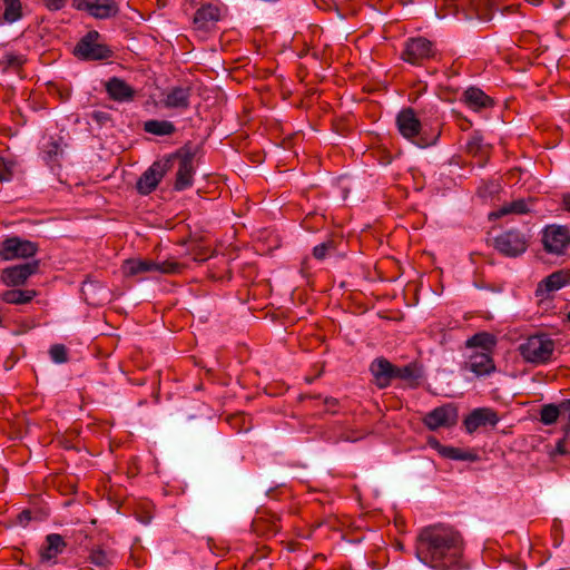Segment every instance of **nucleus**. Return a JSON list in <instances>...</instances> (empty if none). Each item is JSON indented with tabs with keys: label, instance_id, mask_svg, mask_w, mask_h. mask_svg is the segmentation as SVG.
Returning a JSON list of instances; mask_svg holds the SVG:
<instances>
[{
	"label": "nucleus",
	"instance_id": "nucleus-20",
	"mask_svg": "<svg viewBox=\"0 0 570 570\" xmlns=\"http://www.w3.org/2000/svg\"><path fill=\"white\" fill-rule=\"evenodd\" d=\"M106 91L115 101H131L135 97V89L117 77H112L106 82Z\"/></svg>",
	"mask_w": 570,
	"mask_h": 570
},
{
	"label": "nucleus",
	"instance_id": "nucleus-27",
	"mask_svg": "<svg viewBox=\"0 0 570 570\" xmlns=\"http://www.w3.org/2000/svg\"><path fill=\"white\" fill-rule=\"evenodd\" d=\"M144 130L155 136H170L176 131V127L169 120L153 119L144 124Z\"/></svg>",
	"mask_w": 570,
	"mask_h": 570
},
{
	"label": "nucleus",
	"instance_id": "nucleus-15",
	"mask_svg": "<svg viewBox=\"0 0 570 570\" xmlns=\"http://www.w3.org/2000/svg\"><path fill=\"white\" fill-rule=\"evenodd\" d=\"M498 423L499 416L497 412L489 407L473 410L463 421L464 428L469 434L474 433L482 426H495Z\"/></svg>",
	"mask_w": 570,
	"mask_h": 570
},
{
	"label": "nucleus",
	"instance_id": "nucleus-34",
	"mask_svg": "<svg viewBox=\"0 0 570 570\" xmlns=\"http://www.w3.org/2000/svg\"><path fill=\"white\" fill-rule=\"evenodd\" d=\"M4 4V12H3V19L7 22H16L22 17V7L20 0H14L10 2H6Z\"/></svg>",
	"mask_w": 570,
	"mask_h": 570
},
{
	"label": "nucleus",
	"instance_id": "nucleus-6",
	"mask_svg": "<svg viewBox=\"0 0 570 570\" xmlns=\"http://www.w3.org/2000/svg\"><path fill=\"white\" fill-rule=\"evenodd\" d=\"M196 153L187 146L170 155L171 163L178 159V169L176 173V179L174 184L175 190H184L193 185L194 180V158Z\"/></svg>",
	"mask_w": 570,
	"mask_h": 570
},
{
	"label": "nucleus",
	"instance_id": "nucleus-1",
	"mask_svg": "<svg viewBox=\"0 0 570 570\" xmlns=\"http://www.w3.org/2000/svg\"><path fill=\"white\" fill-rule=\"evenodd\" d=\"M416 554L435 570H463V540L452 527L434 524L421 530Z\"/></svg>",
	"mask_w": 570,
	"mask_h": 570
},
{
	"label": "nucleus",
	"instance_id": "nucleus-30",
	"mask_svg": "<svg viewBox=\"0 0 570 570\" xmlns=\"http://www.w3.org/2000/svg\"><path fill=\"white\" fill-rule=\"evenodd\" d=\"M561 414L566 415V413H563V410L561 407V403L559 405H556L552 403L546 404L541 407L540 421L544 425H551L558 421V419Z\"/></svg>",
	"mask_w": 570,
	"mask_h": 570
},
{
	"label": "nucleus",
	"instance_id": "nucleus-39",
	"mask_svg": "<svg viewBox=\"0 0 570 570\" xmlns=\"http://www.w3.org/2000/svg\"><path fill=\"white\" fill-rule=\"evenodd\" d=\"M24 63V59L22 56H17L13 53H7L0 59V67L2 70H8L9 68L19 69Z\"/></svg>",
	"mask_w": 570,
	"mask_h": 570
},
{
	"label": "nucleus",
	"instance_id": "nucleus-54",
	"mask_svg": "<svg viewBox=\"0 0 570 570\" xmlns=\"http://www.w3.org/2000/svg\"><path fill=\"white\" fill-rule=\"evenodd\" d=\"M403 549V544L397 541V540H394V550H402Z\"/></svg>",
	"mask_w": 570,
	"mask_h": 570
},
{
	"label": "nucleus",
	"instance_id": "nucleus-9",
	"mask_svg": "<svg viewBox=\"0 0 570 570\" xmlns=\"http://www.w3.org/2000/svg\"><path fill=\"white\" fill-rule=\"evenodd\" d=\"M494 248L508 257H517L528 248L525 236L514 229L501 233L494 238Z\"/></svg>",
	"mask_w": 570,
	"mask_h": 570
},
{
	"label": "nucleus",
	"instance_id": "nucleus-45",
	"mask_svg": "<svg viewBox=\"0 0 570 570\" xmlns=\"http://www.w3.org/2000/svg\"><path fill=\"white\" fill-rule=\"evenodd\" d=\"M91 118L100 125H104L106 121L110 120L109 115L104 111H94L91 114Z\"/></svg>",
	"mask_w": 570,
	"mask_h": 570
},
{
	"label": "nucleus",
	"instance_id": "nucleus-50",
	"mask_svg": "<svg viewBox=\"0 0 570 570\" xmlns=\"http://www.w3.org/2000/svg\"><path fill=\"white\" fill-rule=\"evenodd\" d=\"M207 257H208V250H205V252L199 250V252H196V253L194 254V259H195V261L203 262V261H206V259H207Z\"/></svg>",
	"mask_w": 570,
	"mask_h": 570
},
{
	"label": "nucleus",
	"instance_id": "nucleus-7",
	"mask_svg": "<svg viewBox=\"0 0 570 570\" xmlns=\"http://www.w3.org/2000/svg\"><path fill=\"white\" fill-rule=\"evenodd\" d=\"M542 244L547 253L564 255L570 249V230L562 225H548L542 230Z\"/></svg>",
	"mask_w": 570,
	"mask_h": 570
},
{
	"label": "nucleus",
	"instance_id": "nucleus-35",
	"mask_svg": "<svg viewBox=\"0 0 570 570\" xmlns=\"http://www.w3.org/2000/svg\"><path fill=\"white\" fill-rule=\"evenodd\" d=\"M61 154L62 149L57 141H50L43 148V158L50 166L58 165V156Z\"/></svg>",
	"mask_w": 570,
	"mask_h": 570
},
{
	"label": "nucleus",
	"instance_id": "nucleus-26",
	"mask_svg": "<svg viewBox=\"0 0 570 570\" xmlns=\"http://www.w3.org/2000/svg\"><path fill=\"white\" fill-rule=\"evenodd\" d=\"M569 282L570 273L558 271L546 277L539 286L540 288L544 287L547 292H554L566 286Z\"/></svg>",
	"mask_w": 570,
	"mask_h": 570
},
{
	"label": "nucleus",
	"instance_id": "nucleus-8",
	"mask_svg": "<svg viewBox=\"0 0 570 570\" xmlns=\"http://www.w3.org/2000/svg\"><path fill=\"white\" fill-rule=\"evenodd\" d=\"M37 252V243L17 236L8 237L0 244V257L3 261L30 258L35 256Z\"/></svg>",
	"mask_w": 570,
	"mask_h": 570
},
{
	"label": "nucleus",
	"instance_id": "nucleus-18",
	"mask_svg": "<svg viewBox=\"0 0 570 570\" xmlns=\"http://www.w3.org/2000/svg\"><path fill=\"white\" fill-rule=\"evenodd\" d=\"M461 101L471 110L479 112L494 106V100L478 87H469L464 90Z\"/></svg>",
	"mask_w": 570,
	"mask_h": 570
},
{
	"label": "nucleus",
	"instance_id": "nucleus-36",
	"mask_svg": "<svg viewBox=\"0 0 570 570\" xmlns=\"http://www.w3.org/2000/svg\"><path fill=\"white\" fill-rule=\"evenodd\" d=\"M17 161L14 159L0 157V183L10 181L13 177Z\"/></svg>",
	"mask_w": 570,
	"mask_h": 570
},
{
	"label": "nucleus",
	"instance_id": "nucleus-14",
	"mask_svg": "<svg viewBox=\"0 0 570 570\" xmlns=\"http://www.w3.org/2000/svg\"><path fill=\"white\" fill-rule=\"evenodd\" d=\"M423 379V366L419 362H411L404 366L394 365V380H399L402 387L416 389Z\"/></svg>",
	"mask_w": 570,
	"mask_h": 570
},
{
	"label": "nucleus",
	"instance_id": "nucleus-41",
	"mask_svg": "<svg viewBox=\"0 0 570 570\" xmlns=\"http://www.w3.org/2000/svg\"><path fill=\"white\" fill-rule=\"evenodd\" d=\"M374 157H376L380 164L386 166L391 163V155L386 148H379L372 153Z\"/></svg>",
	"mask_w": 570,
	"mask_h": 570
},
{
	"label": "nucleus",
	"instance_id": "nucleus-31",
	"mask_svg": "<svg viewBox=\"0 0 570 570\" xmlns=\"http://www.w3.org/2000/svg\"><path fill=\"white\" fill-rule=\"evenodd\" d=\"M88 560L92 566L100 570H107L112 563V556L104 549L97 548L91 550Z\"/></svg>",
	"mask_w": 570,
	"mask_h": 570
},
{
	"label": "nucleus",
	"instance_id": "nucleus-28",
	"mask_svg": "<svg viewBox=\"0 0 570 570\" xmlns=\"http://www.w3.org/2000/svg\"><path fill=\"white\" fill-rule=\"evenodd\" d=\"M529 212H530V208L528 206V203L524 199H517V200H513L509 204L501 206L497 212L491 213L490 218L491 217L499 218V217H502V216H505L509 214L522 215V214H527Z\"/></svg>",
	"mask_w": 570,
	"mask_h": 570
},
{
	"label": "nucleus",
	"instance_id": "nucleus-29",
	"mask_svg": "<svg viewBox=\"0 0 570 570\" xmlns=\"http://www.w3.org/2000/svg\"><path fill=\"white\" fill-rule=\"evenodd\" d=\"M469 7L480 20L489 21L493 17L494 3L492 0H469Z\"/></svg>",
	"mask_w": 570,
	"mask_h": 570
},
{
	"label": "nucleus",
	"instance_id": "nucleus-3",
	"mask_svg": "<svg viewBox=\"0 0 570 570\" xmlns=\"http://www.w3.org/2000/svg\"><path fill=\"white\" fill-rule=\"evenodd\" d=\"M396 125L400 134L420 148L434 145L440 136L439 132L428 136L423 131L421 121L412 108H406L399 112L396 117Z\"/></svg>",
	"mask_w": 570,
	"mask_h": 570
},
{
	"label": "nucleus",
	"instance_id": "nucleus-13",
	"mask_svg": "<svg viewBox=\"0 0 570 570\" xmlns=\"http://www.w3.org/2000/svg\"><path fill=\"white\" fill-rule=\"evenodd\" d=\"M39 261L7 267L1 273V281L11 287L23 285L27 279L39 271Z\"/></svg>",
	"mask_w": 570,
	"mask_h": 570
},
{
	"label": "nucleus",
	"instance_id": "nucleus-2",
	"mask_svg": "<svg viewBox=\"0 0 570 570\" xmlns=\"http://www.w3.org/2000/svg\"><path fill=\"white\" fill-rule=\"evenodd\" d=\"M518 351L524 362L543 365L554 360L556 342L547 334H534L520 343Z\"/></svg>",
	"mask_w": 570,
	"mask_h": 570
},
{
	"label": "nucleus",
	"instance_id": "nucleus-33",
	"mask_svg": "<svg viewBox=\"0 0 570 570\" xmlns=\"http://www.w3.org/2000/svg\"><path fill=\"white\" fill-rule=\"evenodd\" d=\"M494 345V338L488 333L474 334L466 341L468 347H481L483 351H490V347Z\"/></svg>",
	"mask_w": 570,
	"mask_h": 570
},
{
	"label": "nucleus",
	"instance_id": "nucleus-53",
	"mask_svg": "<svg viewBox=\"0 0 570 570\" xmlns=\"http://www.w3.org/2000/svg\"><path fill=\"white\" fill-rule=\"evenodd\" d=\"M413 0H394V4L395 3H400L401 6H406L409 3H412Z\"/></svg>",
	"mask_w": 570,
	"mask_h": 570
},
{
	"label": "nucleus",
	"instance_id": "nucleus-42",
	"mask_svg": "<svg viewBox=\"0 0 570 570\" xmlns=\"http://www.w3.org/2000/svg\"><path fill=\"white\" fill-rule=\"evenodd\" d=\"M563 413L567 415V423L562 426V431L566 435L570 434V399L561 402Z\"/></svg>",
	"mask_w": 570,
	"mask_h": 570
},
{
	"label": "nucleus",
	"instance_id": "nucleus-16",
	"mask_svg": "<svg viewBox=\"0 0 570 570\" xmlns=\"http://www.w3.org/2000/svg\"><path fill=\"white\" fill-rule=\"evenodd\" d=\"M220 10L214 4H204L194 16V28L203 32H209L216 28L217 22L220 20Z\"/></svg>",
	"mask_w": 570,
	"mask_h": 570
},
{
	"label": "nucleus",
	"instance_id": "nucleus-23",
	"mask_svg": "<svg viewBox=\"0 0 570 570\" xmlns=\"http://www.w3.org/2000/svg\"><path fill=\"white\" fill-rule=\"evenodd\" d=\"M119 9L115 0H91L88 13L96 19L117 16Z\"/></svg>",
	"mask_w": 570,
	"mask_h": 570
},
{
	"label": "nucleus",
	"instance_id": "nucleus-37",
	"mask_svg": "<svg viewBox=\"0 0 570 570\" xmlns=\"http://www.w3.org/2000/svg\"><path fill=\"white\" fill-rule=\"evenodd\" d=\"M277 521H279L278 518L272 517V520H266L264 517L256 518L253 522V525L256 531H259L261 528L265 527L266 532L269 534H275L279 531V525L277 524Z\"/></svg>",
	"mask_w": 570,
	"mask_h": 570
},
{
	"label": "nucleus",
	"instance_id": "nucleus-57",
	"mask_svg": "<svg viewBox=\"0 0 570 570\" xmlns=\"http://www.w3.org/2000/svg\"><path fill=\"white\" fill-rule=\"evenodd\" d=\"M69 98V92H67L65 96H63V99H68Z\"/></svg>",
	"mask_w": 570,
	"mask_h": 570
},
{
	"label": "nucleus",
	"instance_id": "nucleus-4",
	"mask_svg": "<svg viewBox=\"0 0 570 570\" xmlns=\"http://www.w3.org/2000/svg\"><path fill=\"white\" fill-rule=\"evenodd\" d=\"M99 38L98 31H89L79 40L73 53L82 60H107L111 58L114 51L107 45L99 43Z\"/></svg>",
	"mask_w": 570,
	"mask_h": 570
},
{
	"label": "nucleus",
	"instance_id": "nucleus-11",
	"mask_svg": "<svg viewBox=\"0 0 570 570\" xmlns=\"http://www.w3.org/2000/svg\"><path fill=\"white\" fill-rule=\"evenodd\" d=\"M434 56L433 43L425 38H412L405 42L401 58L412 65L421 63L423 60Z\"/></svg>",
	"mask_w": 570,
	"mask_h": 570
},
{
	"label": "nucleus",
	"instance_id": "nucleus-58",
	"mask_svg": "<svg viewBox=\"0 0 570 570\" xmlns=\"http://www.w3.org/2000/svg\"><path fill=\"white\" fill-rule=\"evenodd\" d=\"M567 318L570 322V312L567 314Z\"/></svg>",
	"mask_w": 570,
	"mask_h": 570
},
{
	"label": "nucleus",
	"instance_id": "nucleus-24",
	"mask_svg": "<svg viewBox=\"0 0 570 570\" xmlns=\"http://www.w3.org/2000/svg\"><path fill=\"white\" fill-rule=\"evenodd\" d=\"M66 548V542L60 534L51 533L46 538V546L40 551L42 561H50Z\"/></svg>",
	"mask_w": 570,
	"mask_h": 570
},
{
	"label": "nucleus",
	"instance_id": "nucleus-47",
	"mask_svg": "<svg viewBox=\"0 0 570 570\" xmlns=\"http://www.w3.org/2000/svg\"><path fill=\"white\" fill-rule=\"evenodd\" d=\"M358 438L351 436L350 434L342 433L337 438H327L328 441H333L334 443H337L340 441H356Z\"/></svg>",
	"mask_w": 570,
	"mask_h": 570
},
{
	"label": "nucleus",
	"instance_id": "nucleus-12",
	"mask_svg": "<svg viewBox=\"0 0 570 570\" xmlns=\"http://www.w3.org/2000/svg\"><path fill=\"white\" fill-rule=\"evenodd\" d=\"M458 410L452 404L438 406L425 414L423 423L429 430L435 431L440 428H450L458 422Z\"/></svg>",
	"mask_w": 570,
	"mask_h": 570
},
{
	"label": "nucleus",
	"instance_id": "nucleus-21",
	"mask_svg": "<svg viewBox=\"0 0 570 570\" xmlns=\"http://www.w3.org/2000/svg\"><path fill=\"white\" fill-rule=\"evenodd\" d=\"M373 375V382L380 389H384L390 385L392 381V363L384 358H375L370 367Z\"/></svg>",
	"mask_w": 570,
	"mask_h": 570
},
{
	"label": "nucleus",
	"instance_id": "nucleus-5",
	"mask_svg": "<svg viewBox=\"0 0 570 570\" xmlns=\"http://www.w3.org/2000/svg\"><path fill=\"white\" fill-rule=\"evenodd\" d=\"M183 265L175 261L156 263L151 259H127L122 265V273L126 276H134L141 273L177 274Z\"/></svg>",
	"mask_w": 570,
	"mask_h": 570
},
{
	"label": "nucleus",
	"instance_id": "nucleus-52",
	"mask_svg": "<svg viewBox=\"0 0 570 570\" xmlns=\"http://www.w3.org/2000/svg\"><path fill=\"white\" fill-rule=\"evenodd\" d=\"M324 402H325V404H326V405H328V406H334V405H336V404H337L336 399H330V397H326Z\"/></svg>",
	"mask_w": 570,
	"mask_h": 570
},
{
	"label": "nucleus",
	"instance_id": "nucleus-38",
	"mask_svg": "<svg viewBox=\"0 0 570 570\" xmlns=\"http://www.w3.org/2000/svg\"><path fill=\"white\" fill-rule=\"evenodd\" d=\"M336 250V243L334 239H328L313 249V256L316 259H324L327 255Z\"/></svg>",
	"mask_w": 570,
	"mask_h": 570
},
{
	"label": "nucleus",
	"instance_id": "nucleus-43",
	"mask_svg": "<svg viewBox=\"0 0 570 570\" xmlns=\"http://www.w3.org/2000/svg\"><path fill=\"white\" fill-rule=\"evenodd\" d=\"M45 6L51 10L57 11L62 9L66 6L67 0H42Z\"/></svg>",
	"mask_w": 570,
	"mask_h": 570
},
{
	"label": "nucleus",
	"instance_id": "nucleus-51",
	"mask_svg": "<svg viewBox=\"0 0 570 570\" xmlns=\"http://www.w3.org/2000/svg\"><path fill=\"white\" fill-rule=\"evenodd\" d=\"M562 205L566 210L570 212V194H566L562 197Z\"/></svg>",
	"mask_w": 570,
	"mask_h": 570
},
{
	"label": "nucleus",
	"instance_id": "nucleus-44",
	"mask_svg": "<svg viewBox=\"0 0 570 570\" xmlns=\"http://www.w3.org/2000/svg\"><path fill=\"white\" fill-rule=\"evenodd\" d=\"M91 0H72V7L80 11H89Z\"/></svg>",
	"mask_w": 570,
	"mask_h": 570
},
{
	"label": "nucleus",
	"instance_id": "nucleus-25",
	"mask_svg": "<svg viewBox=\"0 0 570 570\" xmlns=\"http://www.w3.org/2000/svg\"><path fill=\"white\" fill-rule=\"evenodd\" d=\"M37 295L35 289H8L1 294L3 302L8 304H27Z\"/></svg>",
	"mask_w": 570,
	"mask_h": 570
},
{
	"label": "nucleus",
	"instance_id": "nucleus-10",
	"mask_svg": "<svg viewBox=\"0 0 570 570\" xmlns=\"http://www.w3.org/2000/svg\"><path fill=\"white\" fill-rule=\"evenodd\" d=\"M171 169V158L163 161H155L138 179L137 190L141 195H148L155 190L166 175Z\"/></svg>",
	"mask_w": 570,
	"mask_h": 570
},
{
	"label": "nucleus",
	"instance_id": "nucleus-46",
	"mask_svg": "<svg viewBox=\"0 0 570 570\" xmlns=\"http://www.w3.org/2000/svg\"><path fill=\"white\" fill-rule=\"evenodd\" d=\"M30 520H31V512L28 510L20 512L18 515V522L22 527H26Z\"/></svg>",
	"mask_w": 570,
	"mask_h": 570
},
{
	"label": "nucleus",
	"instance_id": "nucleus-17",
	"mask_svg": "<svg viewBox=\"0 0 570 570\" xmlns=\"http://www.w3.org/2000/svg\"><path fill=\"white\" fill-rule=\"evenodd\" d=\"M191 97V88L186 86H175L168 88L166 92H164V98L161 100L164 107L168 109H180L185 110L190 105Z\"/></svg>",
	"mask_w": 570,
	"mask_h": 570
},
{
	"label": "nucleus",
	"instance_id": "nucleus-49",
	"mask_svg": "<svg viewBox=\"0 0 570 570\" xmlns=\"http://www.w3.org/2000/svg\"><path fill=\"white\" fill-rule=\"evenodd\" d=\"M393 524H394V528L397 529V530H403V525H404V519L399 515V513H396L394 511V521H393Z\"/></svg>",
	"mask_w": 570,
	"mask_h": 570
},
{
	"label": "nucleus",
	"instance_id": "nucleus-55",
	"mask_svg": "<svg viewBox=\"0 0 570 570\" xmlns=\"http://www.w3.org/2000/svg\"><path fill=\"white\" fill-rule=\"evenodd\" d=\"M530 3L534 4V6H539L542 3V0H529Z\"/></svg>",
	"mask_w": 570,
	"mask_h": 570
},
{
	"label": "nucleus",
	"instance_id": "nucleus-19",
	"mask_svg": "<svg viewBox=\"0 0 570 570\" xmlns=\"http://www.w3.org/2000/svg\"><path fill=\"white\" fill-rule=\"evenodd\" d=\"M465 367L476 376L489 375L495 370L490 351L474 352L471 354Z\"/></svg>",
	"mask_w": 570,
	"mask_h": 570
},
{
	"label": "nucleus",
	"instance_id": "nucleus-32",
	"mask_svg": "<svg viewBox=\"0 0 570 570\" xmlns=\"http://www.w3.org/2000/svg\"><path fill=\"white\" fill-rule=\"evenodd\" d=\"M466 151L472 156L483 157L488 154V146L480 135H472L466 142Z\"/></svg>",
	"mask_w": 570,
	"mask_h": 570
},
{
	"label": "nucleus",
	"instance_id": "nucleus-22",
	"mask_svg": "<svg viewBox=\"0 0 570 570\" xmlns=\"http://www.w3.org/2000/svg\"><path fill=\"white\" fill-rule=\"evenodd\" d=\"M430 444L432 445V448H434L438 451V453L441 456H443L445 459L455 460V461H469V462H473L478 459L476 454L472 451L463 450L461 448H455V446L442 445L436 440H431Z\"/></svg>",
	"mask_w": 570,
	"mask_h": 570
},
{
	"label": "nucleus",
	"instance_id": "nucleus-56",
	"mask_svg": "<svg viewBox=\"0 0 570 570\" xmlns=\"http://www.w3.org/2000/svg\"><path fill=\"white\" fill-rule=\"evenodd\" d=\"M406 18H407V14H404V16H402V17H400V18H394V21H395V20L406 19Z\"/></svg>",
	"mask_w": 570,
	"mask_h": 570
},
{
	"label": "nucleus",
	"instance_id": "nucleus-40",
	"mask_svg": "<svg viewBox=\"0 0 570 570\" xmlns=\"http://www.w3.org/2000/svg\"><path fill=\"white\" fill-rule=\"evenodd\" d=\"M49 355L55 363L68 362V350L63 344H53L49 350Z\"/></svg>",
	"mask_w": 570,
	"mask_h": 570
},
{
	"label": "nucleus",
	"instance_id": "nucleus-48",
	"mask_svg": "<svg viewBox=\"0 0 570 570\" xmlns=\"http://www.w3.org/2000/svg\"><path fill=\"white\" fill-rule=\"evenodd\" d=\"M566 443V438L559 440L556 444V453L564 455L567 453Z\"/></svg>",
	"mask_w": 570,
	"mask_h": 570
}]
</instances>
